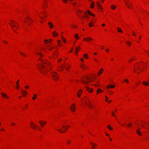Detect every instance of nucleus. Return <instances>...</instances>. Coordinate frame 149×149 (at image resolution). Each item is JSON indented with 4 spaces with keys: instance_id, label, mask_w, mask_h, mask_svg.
Listing matches in <instances>:
<instances>
[{
    "instance_id": "nucleus-1",
    "label": "nucleus",
    "mask_w": 149,
    "mask_h": 149,
    "mask_svg": "<svg viewBox=\"0 0 149 149\" xmlns=\"http://www.w3.org/2000/svg\"><path fill=\"white\" fill-rule=\"evenodd\" d=\"M44 64L46 65H47L46 62H44L43 61L42 58H39L38 59V65L39 64L40 67L42 66L43 68H45V67L44 65Z\"/></svg>"
},
{
    "instance_id": "nucleus-2",
    "label": "nucleus",
    "mask_w": 149,
    "mask_h": 149,
    "mask_svg": "<svg viewBox=\"0 0 149 149\" xmlns=\"http://www.w3.org/2000/svg\"><path fill=\"white\" fill-rule=\"evenodd\" d=\"M52 76L53 79L55 81H57L58 79V76L56 72H52Z\"/></svg>"
},
{
    "instance_id": "nucleus-3",
    "label": "nucleus",
    "mask_w": 149,
    "mask_h": 149,
    "mask_svg": "<svg viewBox=\"0 0 149 149\" xmlns=\"http://www.w3.org/2000/svg\"><path fill=\"white\" fill-rule=\"evenodd\" d=\"M10 22H11L9 23V24L10 25L11 27L12 28L15 27L16 29H17V26H16V25L14 24V23H16V22L13 20H11Z\"/></svg>"
},
{
    "instance_id": "nucleus-4",
    "label": "nucleus",
    "mask_w": 149,
    "mask_h": 149,
    "mask_svg": "<svg viewBox=\"0 0 149 149\" xmlns=\"http://www.w3.org/2000/svg\"><path fill=\"white\" fill-rule=\"evenodd\" d=\"M70 108L72 111L74 112L76 109V106L75 104H73L72 106L70 107Z\"/></svg>"
},
{
    "instance_id": "nucleus-5",
    "label": "nucleus",
    "mask_w": 149,
    "mask_h": 149,
    "mask_svg": "<svg viewBox=\"0 0 149 149\" xmlns=\"http://www.w3.org/2000/svg\"><path fill=\"white\" fill-rule=\"evenodd\" d=\"M30 125L32 128L34 129H36V125L33 122L31 123Z\"/></svg>"
},
{
    "instance_id": "nucleus-6",
    "label": "nucleus",
    "mask_w": 149,
    "mask_h": 149,
    "mask_svg": "<svg viewBox=\"0 0 149 149\" xmlns=\"http://www.w3.org/2000/svg\"><path fill=\"white\" fill-rule=\"evenodd\" d=\"M88 102H86V104L87 105V106L89 107H90V108H92V106H91V103H90V102L89 100L88 99Z\"/></svg>"
},
{
    "instance_id": "nucleus-7",
    "label": "nucleus",
    "mask_w": 149,
    "mask_h": 149,
    "mask_svg": "<svg viewBox=\"0 0 149 149\" xmlns=\"http://www.w3.org/2000/svg\"><path fill=\"white\" fill-rule=\"evenodd\" d=\"M1 94L2 95L3 97H5L6 98H8V97L7 96V95L5 93H1Z\"/></svg>"
},
{
    "instance_id": "nucleus-8",
    "label": "nucleus",
    "mask_w": 149,
    "mask_h": 149,
    "mask_svg": "<svg viewBox=\"0 0 149 149\" xmlns=\"http://www.w3.org/2000/svg\"><path fill=\"white\" fill-rule=\"evenodd\" d=\"M86 90L89 92H92L93 91V89H91V88H89L87 86H86Z\"/></svg>"
},
{
    "instance_id": "nucleus-9",
    "label": "nucleus",
    "mask_w": 149,
    "mask_h": 149,
    "mask_svg": "<svg viewBox=\"0 0 149 149\" xmlns=\"http://www.w3.org/2000/svg\"><path fill=\"white\" fill-rule=\"evenodd\" d=\"M84 40L88 42L90 41L91 40H92V39L90 37H88L87 38H84Z\"/></svg>"
},
{
    "instance_id": "nucleus-10",
    "label": "nucleus",
    "mask_w": 149,
    "mask_h": 149,
    "mask_svg": "<svg viewBox=\"0 0 149 149\" xmlns=\"http://www.w3.org/2000/svg\"><path fill=\"white\" fill-rule=\"evenodd\" d=\"M81 81L83 83L85 84H87L88 83L90 82L91 81V80H90L89 81L86 82L83 79H81Z\"/></svg>"
},
{
    "instance_id": "nucleus-11",
    "label": "nucleus",
    "mask_w": 149,
    "mask_h": 149,
    "mask_svg": "<svg viewBox=\"0 0 149 149\" xmlns=\"http://www.w3.org/2000/svg\"><path fill=\"white\" fill-rule=\"evenodd\" d=\"M142 84L144 85L145 86H148L149 85V83L146 81H144Z\"/></svg>"
},
{
    "instance_id": "nucleus-12",
    "label": "nucleus",
    "mask_w": 149,
    "mask_h": 149,
    "mask_svg": "<svg viewBox=\"0 0 149 149\" xmlns=\"http://www.w3.org/2000/svg\"><path fill=\"white\" fill-rule=\"evenodd\" d=\"M115 87V86L114 85H109L107 86V88H113Z\"/></svg>"
},
{
    "instance_id": "nucleus-13",
    "label": "nucleus",
    "mask_w": 149,
    "mask_h": 149,
    "mask_svg": "<svg viewBox=\"0 0 149 149\" xmlns=\"http://www.w3.org/2000/svg\"><path fill=\"white\" fill-rule=\"evenodd\" d=\"M48 25L49 27V28H52L54 26V25H53V24H52V23L51 22H49L48 23Z\"/></svg>"
},
{
    "instance_id": "nucleus-14",
    "label": "nucleus",
    "mask_w": 149,
    "mask_h": 149,
    "mask_svg": "<svg viewBox=\"0 0 149 149\" xmlns=\"http://www.w3.org/2000/svg\"><path fill=\"white\" fill-rule=\"evenodd\" d=\"M22 93L24 96L26 95L27 93V92L26 91H22Z\"/></svg>"
},
{
    "instance_id": "nucleus-15",
    "label": "nucleus",
    "mask_w": 149,
    "mask_h": 149,
    "mask_svg": "<svg viewBox=\"0 0 149 149\" xmlns=\"http://www.w3.org/2000/svg\"><path fill=\"white\" fill-rule=\"evenodd\" d=\"M82 92V91L81 90H80L77 93V95L78 97H80V95L81 93Z\"/></svg>"
},
{
    "instance_id": "nucleus-16",
    "label": "nucleus",
    "mask_w": 149,
    "mask_h": 149,
    "mask_svg": "<svg viewBox=\"0 0 149 149\" xmlns=\"http://www.w3.org/2000/svg\"><path fill=\"white\" fill-rule=\"evenodd\" d=\"M46 122H44L43 121H40L39 122V123L40 124L41 126L42 127L43 126V125L46 123Z\"/></svg>"
},
{
    "instance_id": "nucleus-17",
    "label": "nucleus",
    "mask_w": 149,
    "mask_h": 149,
    "mask_svg": "<svg viewBox=\"0 0 149 149\" xmlns=\"http://www.w3.org/2000/svg\"><path fill=\"white\" fill-rule=\"evenodd\" d=\"M117 30L118 32H120V33H123V32L121 29V28H120V27H117Z\"/></svg>"
},
{
    "instance_id": "nucleus-18",
    "label": "nucleus",
    "mask_w": 149,
    "mask_h": 149,
    "mask_svg": "<svg viewBox=\"0 0 149 149\" xmlns=\"http://www.w3.org/2000/svg\"><path fill=\"white\" fill-rule=\"evenodd\" d=\"M103 70V69L102 68H101L100 69L98 73V75H100V74H101L102 73Z\"/></svg>"
},
{
    "instance_id": "nucleus-19",
    "label": "nucleus",
    "mask_w": 149,
    "mask_h": 149,
    "mask_svg": "<svg viewBox=\"0 0 149 149\" xmlns=\"http://www.w3.org/2000/svg\"><path fill=\"white\" fill-rule=\"evenodd\" d=\"M81 67L83 70H85L86 68H87L86 66H85L83 64H82L81 65Z\"/></svg>"
},
{
    "instance_id": "nucleus-20",
    "label": "nucleus",
    "mask_w": 149,
    "mask_h": 149,
    "mask_svg": "<svg viewBox=\"0 0 149 149\" xmlns=\"http://www.w3.org/2000/svg\"><path fill=\"white\" fill-rule=\"evenodd\" d=\"M69 127L70 126L69 125H67L66 126H62L63 127L65 128L64 129L65 130H67Z\"/></svg>"
},
{
    "instance_id": "nucleus-21",
    "label": "nucleus",
    "mask_w": 149,
    "mask_h": 149,
    "mask_svg": "<svg viewBox=\"0 0 149 149\" xmlns=\"http://www.w3.org/2000/svg\"><path fill=\"white\" fill-rule=\"evenodd\" d=\"M116 6L115 5H112L111 6V8L112 9H114L116 8Z\"/></svg>"
},
{
    "instance_id": "nucleus-22",
    "label": "nucleus",
    "mask_w": 149,
    "mask_h": 149,
    "mask_svg": "<svg viewBox=\"0 0 149 149\" xmlns=\"http://www.w3.org/2000/svg\"><path fill=\"white\" fill-rule=\"evenodd\" d=\"M84 13L85 15V16H84V15H82V16H81V17H82V18H83L84 17H85L86 18H87V19H88V16H87V15H86V12H83Z\"/></svg>"
},
{
    "instance_id": "nucleus-23",
    "label": "nucleus",
    "mask_w": 149,
    "mask_h": 149,
    "mask_svg": "<svg viewBox=\"0 0 149 149\" xmlns=\"http://www.w3.org/2000/svg\"><path fill=\"white\" fill-rule=\"evenodd\" d=\"M83 56L86 59H88V55L86 54H84Z\"/></svg>"
},
{
    "instance_id": "nucleus-24",
    "label": "nucleus",
    "mask_w": 149,
    "mask_h": 149,
    "mask_svg": "<svg viewBox=\"0 0 149 149\" xmlns=\"http://www.w3.org/2000/svg\"><path fill=\"white\" fill-rule=\"evenodd\" d=\"M94 7V3L93 1H92L91 3V8H93Z\"/></svg>"
},
{
    "instance_id": "nucleus-25",
    "label": "nucleus",
    "mask_w": 149,
    "mask_h": 149,
    "mask_svg": "<svg viewBox=\"0 0 149 149\" xmlns=\"http://www.w3.org/2000/svg\"><path fill=\"white\" fill-rule=\"evenodd\" d=\"M53 35L55 37H56V36L55 35H56L57 36L58 35V34L56 32V31H54L53 33Z\"/></svg>"
},
{
    "instance_id": "nucleus-26",
    "label": "nucleus",
    "mask_w": 149,
    "mask_h": 149,
    "mask_svg": "<svg viewBox=\"0 0 149 149\" xmlns=\"http://www.w3.org/2000/svg\"><path fill=\"white\" fill-rule=\"evenodd\" d=\"M136 132L139 135H141V133L139 130H137Z\"/></svg>"
},
{
    "instance_id": "nucleus-27",
    "label": "nucleus",
    "mask_w": 149,
    "mask_h": 149,
    "mask_svg": "<svg viewBox=\"0 0 149 149\" xmlns=\"http://www.w3.org/2000/svg\"><path fill=\"white\" fill-rule=\"evenodd\" d=\"M38 56H40L41 57H42L43 56V55L42 53H40L39 52H38Z\"/></svg>"
},
{
    "instance_id": "nucleus-28",
    "label": "nucleus",
    "mask_w": 149,
    "mask_h": 149,
    "mask_svg": "<svg viewBox=\"0 0 149 149\" xmlns=\"http://www.w3.org/2000/svg\"><path fill=\"white\" fill-rule=\"evenodd\" d=\"M37 95L36 94H34V96L32 97V99L33 100H34L36 98H37Z\"/></svg>"
},
{
    "instance_id": "nucleus-29",
    "label": "nucleus",
    "mask_w": 149,
    "mask_h": 149,
    "mask_svg": "<svg viewBox=\"0 0 149 149\" xmlns=\"http://www.w3.org/2000/svg\"><path fill=\"white\" fill-rule=\"evenodd\" d=\"M107 127L108 129H109L110 130H112L113 129L111 127V125H109L107 126Z\"/></svg>"
},
{
    "instance_id": "nucleus-30",
    "label": "nucleus",
    "mask_w": 149,
    "mask_h": 149,
    "mask_svg": "<svg viewBox=\"0 0 149 149\" xmlns=\"http://www.w3.org/2000/svg\"><path fill=\"white\" fill-rule=\"evenodd\" d=\"M58 130L60 133H64L65 132V131H61L60 129H58Z\"/></svg>"
},
{
    "instance_id": "nucleus-31",
    "label": "nucleus",
    "mask_w": 149,
    "mask_h": 149,
    "mask_svg": "<svg viewBox=\"0 0 149 149\" xmlns=\"http://www.w3.org/2000/svg\"><path fill=\"white\" fill-rule=\"evenodd\" d=\"M91 144L92 145V148H94V146H96L97 145L95 144H94V145H93V142H91Z\"/></svg>"
},
{
    "instance_id": "nucleus-32",
    "label": "nucleus",
    "mask_w": 149,
    "mask_h": 149,
    "mask_svg": "<svg viewBox=\"0 0 149 149\" xmlns=\"http://www.w3.org/2000/svg\"><path fill=\"white\" fill-rule=\"evenodd\" d=\"M19 82V80H18L17 81V82H16V83H17V88H19V85H18Z\"/></svg>"
},
{
    "instance_id": "nucleus-33",
    "label": "nucleus",
    "mask_w": 149,
    "mask_h": 149,
    "mask_svg": "<svg viewBox=\"0 0 149 149\" xmlns=\"http://www.w3.org/2000/svg\"><path fill=\"white\" fill-rule=\"evenodd\" d=\"M74 36L76 39H78L79 38H78V35L77 33L76 34V35Z\"/></svg>"
},
{
    "instance_id": "nucleus-34",
    "label": "nucleus",
    "mask_w": 149,
    "mask_h": 149,
    "mask_svg": "<svg viewBox=\"0 0 149 149\" xmlns=\"http://www.w3.org/2000/svg\"><path fill=\"white\" fill-rule=\"evenodd\" d=\"M125 3L126 5H127V6L128 7V8H130V5L129 3H127L126 2H125Z\"/></svg>"
},
{
    "instance_id": "nucleus-35",
    "label": "nucleus",
    "mask_w": 149,
    "mask_h": 149,
    "mask_svg": "<svg viewBox=\"0 0 149 149\" xmlns=\"http://www.w3.org/2000/svg\"><path fill=\"white\" fill-rule=\"evenodd\" d=\"M75 49H76V50H75V52H76L75 53L77 55V53L79 51V50L78 49V48H77V47H76L75 48Z\"/></svg>"
},
{
    "instance_id": "nucleus-36",
    "label": "nucleus",
    "mask_w": 149,
    "mask_h": 149,
    "mask_svg": "<svg viewBox=\"0 0 149 149\" xmlns=\"http://www.w3.org/2000/svg\"><path fill=\"white\" fill-rule=\"evenodd\" d=\"M89 26L90 27H92L93 26V25L91 22H90L89 24Z\"/></svg>"
},
{
    "instance_id": "nucleus-37",
    "label": "nucleus",
    "mask_w": 149,
    "mask_h": 149,
    "mask_svg": "<svg viewBox=\"0 0 149 149\" xmlns=\"http://www.w3.org/2000/svg\"><path fill=\"white\" fill-rule=\"evenodd\" d=\"M127 44L129 46H130L131 42H130L127 41L126 42Z\"/></svg>"
},
{
    "instance_id": "nucleus-38",
    "label": "nucleus",
    "mask_w": 149,
    "mask_h": 149,
    "mask_svg": "<svg viewBox=\"0 0 149 149\" xmlns=\"http://www.w3.org/2000/svg\"><path fill=\"white\" fill-rule=\"evenodd\" d=\"M87 12L88 13V14L90 15H91V14L92 13L89 10H88L87 11Z\"/></svg>"
},
{
    "instance_id": "nucleus-39",
    "label": "nucleus",
    "mask_w": 149,
    "mask_h": 149,
    "mask_svg": "<svg viewBox=\"0 0 149 149\" xmlns=\"http://www.w3.org/2000/svg\"><path fill=\"white\" fill-rule=\"evenodd\" d=\"M97 91H100V92H103V91L101 90L100 89V88H98L97 89Z\"/></svg>"
},
{
    "instance_id": "nucleus-40",
    "label": "nucleus",
    "mask_w": 149,
    "mask_h": 149,
    "mask_svg": "<svg viewBox=\"0 0 149 149\" xmlns=\"http://www.w3.org/2000/svg\"><path fill=\"white\" fill-rule=\"evenodd\" d=\"M62 40L64 42H66V40L65 39L62 38Z\"/></svg>"
},
{
    "instance_id": "nucleus-41",
    "label": "nucleus",
    "mask_w": 149,
    "mask_h": 149,
    "mask_svg": "<svg viewBox=\"0 0 149 149\" xmlns=\"http://www.w3.org/2000/svg\"><path fill=\"white\" fill-rule=\"evenodd\" d=\"M64 2L66 3L68 1L67 0H62Z\"/></svg>"
},
{
    "instance_id": "nucleus-42",
    "label": "nucleus",
    "mask_w": 149,
    "mask_h": 149,
    "mask_svg": "<svg viewBox=\"0 0 149 149\" xmlns=\"http://www.w3.org/2000/svg\"><path fill=\"white\" fill-rule=\"evenodd\" d=\"M125 82H127V83H129V81H128V79H125Z\"/></svg>"
},
{
    "instance_id": "nucleus-43",
    "label": "nucleus",
    "mask_w": 149,
    "mask_h": 149,
    "mask_svg": "<svg viewBox=\"0 0 149 149\" xmlns=\"http://www.w3.org/2000/svg\"><path fill=\"white\" fill-rule=\"evenodd\" d=\"M132 34L134 36H135L136 35V33H134V32H132Z\"/></svg>"
},
{
    "instance_id": "nucleus-44",
    "label": "nucleus",
    "mask_w": 149,
    "mask_h": 149,
    "mask_svg": "<svg viewBox=\"0 0 149 149\" xmlns=\"http://www.w3.org/2000/svg\"><path fill=\"white\" fill-rule=\"evenodd\" d=\"M105 97H106V101H108V97H107V96H105Z\"/></svg>"
},
{
    "instance_id": "nucleus-45",
    "label": "nucleus",
    "mask_w": 149,
    "mask_h": 149,
    "mask_svg": "<svg viewBox=\"0 0 149 149\" xmlns=\"http://www.w3.org/2000/svg\"><path fill=\"white\" fill-rule=\"evenodd\" d=\"M131 125H132V124L131 123H129L128 124H127V125L128 126H131Z\"/></svg>"
},
{
    "instance_id": "nucleus-46",
    "label": "nucleus",
    "mask_w": 149,
    "mask_h": 149,
    "mask_svg": "<svg viewBox=\"0 0 149 149\" xmlns=\"http://www.w3.org/2000/svg\"><path fill=\"white\" fill-rule=\"evenodd\" d=\"M29 88V87L28 86H27L25 87V88L26 89H28Z\"/></svg>"
},
{
    "instance_id": "nucleus-47",
    "label": "nucleus",
    "mask_w": 149,
    "mask_h": 149,
    "mask_svg": "<svg viewBox=\"0 0 149 149\" xmlns=\"http://www.w3.org/2000/svg\"><path fill=\"white\" fill-rule=\"evenodd\" d=\"M53 48L52 47H50L49 48V50H50L52 49Z\"/></svg>"
},
{
    "instance_id": "nucleus-48",
    "label": "nucleus",
    "mask_w": 149,
    "mask_h": 149,
    "mask_svg": "<svg viewBox=\"0 0 149 149\" xmlns=\"http://www.w3.org/2000/svg\"><path fill=\"white\" fill-rule=\"evenodd\" d=\"M47 41V42H48V40H45V43H47V42H46Z\"/></svg>"
},
{
    "instance_id": "nucleus-49",
    "label": "nucleus",
    "mask_w": 149,
    "mask_h": 149,
    "mask_svg": "<svg viewBox=\"0 0 149 149\" xmlns=\"http://www.w3.org/2000/svg\"><path fill=\"white\" fill-rule=\"evenodd\" d=\"M81 61H83L84 60V59L83 58H81Z\"/></svg>"
},
{
    "instance_id": "nucleus-50",
    "label": "nucleus",
    "mask_w": 149,
    "mask_h": 149,
    "mask_svg": "<svg viewBox=\"0 0 149 149\" xmlns=\"http://www.w3.org/2000/svg\"><path fill=\"white\" fill-rule=\"evenodd\" d=\"M52 41V40L51 39H49V42H51Z\"/></svg>"
},
{
    "instance_id": "nucleus-51",
    "label": "nucleus",
    "mask_w": 149,
    "mask_h": 149,
    "mask_svg": "<svg viewBox=\"0 0 149 149\" xmlns=\"http://www.w3.org/2000/svg\"><path fill=\"white\" fill-rule=\"evenodd\" d=\"M21 54L22 55L24 56H25L24 54H23L22 53L20 52Z\"/></svg>"
},
{
    "instance_id": "nucleus-52",
    "label": "nucleus",
    "mask_w": 149,
    "mask_h": 149,
    "mask_svg": "<svg viewBox=\"0 0 149 149\" xmlns=\"http://www.w3.org/2000/svg\"><path fill=\"white\" fill-rule=\"evenodd\" d=\"M38 130H39L40 131H41V130L40 128L38 127Z\"/></svg>"
},
{
    "instance_id": "nucleus-53",
    "label": "nucleus",
    "mask_w": 149,
    "mask_h": 149,
    "mask_svg": "<svg viewBox=\"0 0 149 149\" xmlns=\"http://www.w3.org/2000/svg\"><path fill=\"white\" fill-rule=\"evenodd\" d=\"M61 41L60 40H58V44H59L60 42Z\"/></svg>"
},
{
    "instance_id": "nucleus-54",
    "label": "nucleus",
    "mask_w": 149,
    "mask_h": 149,
    "mask_svg": "<svg viewBox=\"0 0 149 149\" xmlns=\"http://www.w3.org/2000/svg\"><path fill=\"white\" fill-rule=\"evenodd\" d=\"M91 15L93 17L95 16V15H94V14H92V13H91Z\"/></svg>"
},
{
    "instance_id": "nucleus-55",
    "label": "nucleus",
    "mask_w": 149,
    "mask_h": 149,
    "mask_svg": "<svg viewBox=\"0 0 149 149\" xmlns=\"http://www.w3.org/2000/svg\"><path fill=\"white\" fill-rule=\"evenodd\" d=\"M111 114L113 116H115L113 112H112Z\"/></svg>"
},
{
    "instance_id": "nucleus-56",
    "label": "nucleus",
    "mask_w": 149,
    "mask_h": 149,
    "mask_svg": "<svg viewBox=\"0 0 149 149\" xmlns=\"http://www.w3.org/2000/svg\"><path fill=\"white\" fill-rule=\"evenodd\" d=\"M73 26L74 27V28H76L77 27V26H75V25H73Z\"/></svg>"
},
{
    "instance_id": "nucleus-57",
    "label": "nucleus",
    "mask_w": 149,
    "mask_h": 149,
    "mask_svg": "<svg viewBox=\"0 0 149 149\" xmlns=\"http://www.w3.org/2000/svg\"><path fill=\"white\" fill-rule=\"evenodd\" d=\"M105 25V24H102V26H104Z\"/></svg>"
},
{
    "instance_id": "nucleus-58",
    "label": "nucleus",
    "mask_w": 149,
    "mask_h": 149,
    "mask_svg": "<svg viewBox=\"0 0 149 149\" xmlns=\"http://www.w3.org/2000/svg\"><path fill=\"white\" fill-rule=\"evenodd\" d=\"M62 60V59H61L58 60V62H60Z\"/></svg>"
},
{
    "instance_id": "nucleus-59",
    "label": "nucleus",
    "mask_w": 149,
    "mask_h": 149,
    "mask_svg": "<svg viewBox=\"0 0 149 149\" xmlns=\"http://www.w3.org/2000/svg\"><path fill=\"white\" fill-rule=\"evenodd\" d=\"M100 91H97V93L98 94L99 93H100Z\"/></svg>"
},
{
    "instance_id": "nucleus-60",
    "label": "nucleus",
    "mask_w": 149,
    "mask_h": 149,
    "mask_svg": "<svg viewBox=\"0 0 149 149\" xmlns=\"http://www.w3.org/2000/svg\"><path fill=\"white\" fill-rule=\"evenodd\" d=\"M109 93H110V94H112L113 92L112 91H111L110 92H109Z\"/></svg>"
},
{
    "instance_id": "nucleus-61",
    "label": "nucleus",
    "mask_w": 149,
    "mask_h": 149,
    "mask_svg": "<svg viewBox=\"0 0 149 149\" xmlns=\"http://www.w3.org/2000/svg\"><path fill=\"white\" fill-rule=\"evenodd\" d=\"M3 42L6 43H7V42L6 41H3Z\"/></svg>"
},
{
    "instance_id": "nucleus-62",
    "label": "nucleus",
    "mask_w": 149,
    "mask_h": 149,
    "mask_svg": "<svg viewBox=\"0 0 149 149\" xmlns=\"http://www.w3.org/2000/svg\"><path fill=\"white\" fill-rule=\"evenodd\" d=\"M67 143H68L69 144L70 143V142L69 141H68Z\"/></svg>"
},
{
    "instance_id": "nucleus-63",
    "label": "nucleus",
    "mask_w": 149,
    "mask_h": 149,
    "mask_svg": "<svg viewBox=\"0 0 149 149\" xmlns=\"http://www.w3.org/2000/svg\"><path fill=\"white\" fill-rule=\"evenodd\" d=\"M39 17L40 18H42V17L41 16V15H39Z\"/></svg>"
},
{
    "instance_id": "nucleus-64",
    "label": "nucleus",
    "mask_w": 149,
    "mask_h": 149,
    "mask_svg": "<svg viewBox=\"0 0 149 149\" xmlns=\"http://www.w3.org/2000/svg\"><path fill=\"white\" fill-rule=\"evenodd\" d=\"M105 134H106V135L107 136H108L109 135H108V134H107L106 133H105Z\"/></svg>"
}]
</instances>
